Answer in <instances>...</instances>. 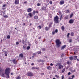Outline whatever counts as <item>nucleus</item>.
<instances>
[{
  "mask_svg": "<svg viewBox=\"0 0 79 79\" xmlns=\"http://www.w3.org/2000/svg\"><path fill=\"white\" fill-rule=\"evenodd\" d=\"M11 71L10 69L9 68H6L5 69V74L6 76V78H9V74Z\"/></svg>",
  "mask_w": 79,
  "mask_h": 79,
  "instance_id": "f257e3e1",
  "label": "nucleus"
},
{
  "mask_svg": "<svg viewBox=\"0 0 79 79\" xmlns=\"http://www.w3.org/2000/svg\"><path fill=\"white\" fill-rule=\"evenodd\" d=\"M56 45L58 48L60 47V45L61 44V42L59 39H57L56 41Z\"/></svg>",
  "mask_w": 79,
  "mask_h": 79,
  "instance_id": "f03ea898",
  "label": "nucleus"
},
{
  "mask_svg": "<svg viewBox=\"0 0 79 79\" xmlns=\"http://www.w3.org/2000/svg\"><path fill=\"white\" fill-rule=\"evenodd\" d=\"M59 18L57 16H56L54 18V21L55 23L57 24L59 23Z\"/></svg>",
  "mask_w": 79,
  "mask_h": 79,
  "instance_id": "7ed1b4c3",
  "label": "nucleus"
},
{
  "mask_svg": "<svg viewBox=\"0 0 79 79\" xmlns=\"http://www.w3.org/2000/svg\"><path fill=\"white\" fill-rule=\"evenodd\" d=\"M27 75L29 77L33 76H34L33 73L30 71H29L27 73Z\"/></svg>",
  "mask_w": 79,
  "mask_h": 79,
  "instance_id": "20e7f679",
  "label": "nucleus"
},
{
  "mask_svg": "<svg viewBox=\"0 0 79 79\" xmlns=\"http://www.w3.org/2000/svg\"><path fill=\"white\" fill-rule=\"evenodd\" d=\"M57 65L59 66V69H61L62 68H63V66L61 65V64L60 63H57Z\"/></svg>",
  "mask_w": 79,
  "mask_h": 79,
  "instance_id": "39448f33",
  "label": "nucleus"
},
{
  "mask_svg": "<svg viewBox=\"0 0 79 79\" xmlns=\"http://www.w3.org/2000/svg\"><path fill=\"white\" fill-rule=\"evenodd\" d=\"M15 5H18L19 3V0H15Z\"/></svg>",
  "mask_w": 79,
  "mask_h": 79,
  "instance_id": "423d86ee",
  "label": "nucleus"
},
{
  "mask_svg": "<svg viewBox=\"0 0 79 79\" xmlns=\"http://www.w3.org/2000/svg\"><path fill=\"white\" fill-rule=\"evenodd\" d=\"M32 11V8H28L27 11V12H28V13H29L30 12H31Z\"/></svg>",
  "mask_w": 79,
  "mask_h": 79,
  "instance_id": "0eeeda50",
  "label": "nucleus"
},
{
  "mask_svg": "<svg viewBox=\"0 0 79 79\" xmlns=\"http://www.w3.org/2000/svg\"><path fill=\"white\" fill-rule=\"evenodd\" d=\"M74 21V20L70 19V20H69V23L71 24V23H73Z\"/></svg>",
  "mask_w": 79,
  "mask_h": 79,
  "instance_id": "6e6552de",
  "label": "nucleus"
},
{
  "mask_svg": "<svg viewBox=\"0 0 79 79\" xmlns=\"http://www.w3.org/2000/svg\"><path fill=\"white\" fill-rule=\"evenodd\" d=\"M16 60L15 59H14L12 61L13 63L15 64H17V61H15Z\"/></svg>",
  "mask_w": 79,
  "mask_h": 79,
  "instance_id": "1a4fd4ad",
  "label": "nucleus"
},
{
  "mask_svg": "<svg viewBox=\"0 0 79 79\" xmlns=\"http://www.w3.org/2000/svg\"><path fill=\"white\" fill-rule=\"evenodd\" d=\"M23 53H21L19 55V57H20L21 58L23 59Z\"/></svg>",
  "mask_w": 79,
  "mask_h": 79,
  "instance_id": "9d476101",
  "label": "nucleus"
},
{
  "mask_svg": "<svg viewBox=\"0 0 79 79\" xmlns=\"http://www.w3.org/2000/svg\"><path fill=\"white\" fill-rule=\"evenodd\" d=\"M47 69L48 70H51L52 69V68L50 66H48L47 67Z\"/></svg>",
  "mask_w": 79,
  "mask_h": 79,
  "instance_id": "9b49d317",
  "label": "nucleus"
},
{
  "mask_svg": "<svg viewBox=\"0 0 79 79\" xmlns=\"http://www.w3.org/2000/svg\"><path fill=\"white\" fill-rule=\"evenodd\" d=\"M64 3V1L62 0L61 1H60V5H63Z\"/></svg>",
  "mask_w": 79,
  "mask_h": 79,
  "instance_id": "f8f14e48",
  "label": "nucleus"
},
{
  "mask_svg": "<svg viewBox=\"0 0 79 79\" xmlns=\"http://www.w3.org/2000/svg\"><path fill=\"white\" fill-rule=\"evenodd\" d=\"M28 15H29L30 18H31V17H32L33 16V14L31 13H29L28 14Z\"/></svg>",
  "mask_w": 79,
  "mask_h": 79,
  "instance_id": "ddd939ff",
  "label": "nucleus"
},
{
  "mask_svg": "<svg viewBox=\"0 0 79 79\" xmlns=\"http://www.w3.org/2000/svg\"><path fill=\"white\" fill-rule=\"evenodd\" d=\"M50 30V28L49 27H45V30L46 31H49Z\"/></svg>",
  "mask_w": 79,
  "mask_h": 79,
  "instance_id": "4468645a",
  "label": "nucleus"
},
{
  "mask_svg": "<svg viewBox=\"0 0 79 79\" xmlns=\"http://www.w3.org/2000/svg\"><path fill=\"white\" fill-rule=\"evenodd\" d=\"M53 23L52 22H50L49 25V27L51 28L52 26V25L53 24Z\"/></svg>",
  "mask_w": 79,
  "mask_h": 79,
  "instance_id": "2eb2a0df",
  "label": "nucleus"
},
{
  "mask_svg": "<svg viewBox=\"0 0 79 79\" xmlns=\"http://www.w3.org/2000/svg\"><path fill=\"white\" fill-rule=\"evenodd\" d=\"M77 58V56H73V60H76Z\"/></svg>",
  "mask_w": 79,
  "mask_h": 79,
  "instance_id": "dca6fc26",
  "label": "nucleus"
},
{
  "mask_svg": "<svg viewBox=\"0 0 79 79\" xmlns=\"http://www.w3.org/2000/svg\"><path fill=\"white\" fill-rule=\"evenodd\" d=\"M66 47V45H64L62 46V48H61V50H62L64 49Z\"/></svg>",
  "mask_w": 79,
  "mask_h": 79,
  "instance_id": "f3484780",
  "label": "nucleus"
},
{
  "mask_svg": "<svg viewBox=\"0 0 79 79\" xmlns=\"http://www.w3.org/2000/svg\"><path fill=\"white\" fill-rule=\"evenodd\" d=\"M36 53H33V56H32L33 58H34V57H36Z\"/></svg>",
  "mask_w": 79,
  "mask_h": 79,
  "instance_id": "a211bd4d",
  "label": "nucleus"
},
{
  "mask_svg": "<svg viewBox=\"0 0 79 79\" xmlns=\"http://www.w3.org/2000/svg\"><path fill=\"white\" fill-rule=\"evenodd\" d=\"M61 29H62V31H64V30H65L64 26H62Z\"/></svg>",
  "mask_w": 79,
  "mask_h": 79,
  "instance_id": "6ab92c4d",
  "label": "nucleus"
},
{
  "mask_svg": "<svg viewBox=\"0 0 79 79\" xmlns=\"http://www.w3.org/2000/svg\"><path fill=\"white\" fill-rule=\"evenodd\" d=\"M74 35V33L73 32H71V33H70V36H73Z\"/></svg>",
  "mask_w": 79,
  "mask_h": 79,
  "instance_id": "aec40b11",
  "label": "nucleus"
},
{
  "mask_svg": "<svg viewBox=\"0 0 79 79\" xmlns=\"http://www.w3.org/2000/svg\"><path fill=\"white\" fill-rule=\"evenodd\" d=\"M73 15L74 13H71L70 15V18H72L73 16Z\"/></svg>",
  "mask_w": 79,
  "mask_h": 79,
  "instance_id": "412c9836",
  "label": "nucleus"
},
{
  "mask_svg": "<svg viewBox=\"0 0 79 79\" xmlns=\"http://www.w3.org/2000/svg\"><path fill=\"white\" fill-rule=\"evenodd\" d=\"M34 18L35 19H38V16L37 15L34 16Z\"/></svg>",
  "mask_w": 79,
  "mask_h": 79,
  "instance_id": "4be33fe9",
  "label": "nucleus"
},
{
  "mask_svg": "<svg viewBox=\"0 0 79 79\" xmlns=\"http://www.w3.org/2000/svg\"><path fill=\"white\" fill-rule=\"evenodd\" d=\"M0 13H1L0 15L1 16H2V13H3V14H4V15L5 13V11H4V12H3V11H1Z\"/></svg>",
  "mask_w": 79,
  "mask_h": 79,
  "instance_id": "5701e85b",
  "label": "nucleus"
},
{
  "mask_svg": "<svg viewBox=\"0 0 79 79\" xmlns=\"http://www.w3.org/2000/svg\"><path fill=\"white\" fill-rule=\"evenodd\" d=\"M21 79V77L20 75H19L16 77V79Z\"/></svg>",
  "mask_w": 79,
  "mask_h": 79,
  "instance_id": "b1692460",
  "label": "nucleus"
},
{
  "mask_svg": "<svg viewBox=\"0 0 79 79\" xmlns=\"http://www.w3.org/2000/svg\"><path fill=\"white\" fill-rule=\"evenodd\" d=\"M69 59L70 60H73V57L72 56H71L69 57Z\"/></svg>",
  "mask_w": 79,
  "mask_h": 79,
  "instance_id": "393cba45",
  "label": "nucleus"
},
{
  "mask_svg": "<svg viewBox=\"0 0 79 79\" xmlns=\"http://www.w3.org/2000/svg\"><path fill=\"white\" fill-rule=\"evenodd\" d=\"M70 35V33H69L67 34V38H69V36Z\"/></svg>",
  "mask_w": 79,
  "mask_h": 79,
  "instance_id": "a878e982",
  "label": "nucleus"
},
{
  "mask_svg": "<svg viewBox=\"0 0 79 79\" xmlns=\"http://www.w3.org/2000/svg\"><path fill=\"white\" fill-rule=\"evenodd\" d=\"M37 53L39 54H41L42 53V52L41 51H39L37 52Z\"/></svg>",
  "mask_w": 79,
  "mask_h": 79,
  "instance_id": "bb28decb",
  "label": "nucleus"
},
{
  "mask_svg": "<svg viewBox=\"0 0 79 79\" xmlns=\"http://www.w3.org/2000/svg\"><path fill=\"white\" fill-rule=\"evenodd\" d=\"M70 13V11L69 9H68L66 10V13Z\"/></svg>",
  "mask_w": 79,
  "mask_h": 79,
  "instance_id": "cd10ccee",
  "label": "nucleus"
},
{
  "mask_svg": "<svg viewBox=\"0 0 79 79\" xmlns=\"http://www.w3.org/2000/svg\"><path fill=\"white\" fill-rule=\"evenodd\" d=\"M4 52L5 53V56H7V52L6 51H5V52Z\"/></svg>",
  "mask_w": 79,
  "mask_h": 79,
  "instance_id": "c85d7f7f",
  "label": "nucleus"
},
{
  "mask_svg": "<svg viewBox=\"0 0 79 79\" xmlns=\"http://www.w3.org/2000/svg\"><path fill=\"white\" fill-rule=\"evenodd\" d=\"M38 27L39 28V29H41L42 28V26L41 25H39Z\"/></svg>",
  "mask_w": 79,
  "mask_h": 79,
  "instance_id": "c756f323",
  "label": "nucleus"
},
{
  "mask_svg": "<svg viewBox=\"0 0 79 79\" xmlns=\"http://www.w3.org/2000/svg\"><path fill=\"white\" fill-rule=\"evenodd\" d=\"M65 70V68H64V69H62V73H64Z\"/></svg>",
  "mask_w": 79,
  "mask_h": 79,
  "instance_id": "7c9ffc66",
  "label": "nucleus"
},
{
  "mask_svg": "<svg viewBox=\"0 0 79 79\" xmlns=\"http://www.w3.org/2000/svg\"><path fill=\"white\" fill-rule=\"evenodd\" d=\"M30 49V47L29 46H27V50H29Z\"/></svg>",
  "mask_w": 79,
  "mask_h": 79,
  "instance_id": "2f4dec72",
  "label": "nucleus"
},
{
  "mask_svg": "<svg viewBox=\"0 0 79 79\" xmlns=\"http://www.w3.org/2000/svg\"><path fill=\"white\" fill-rule=\"evenodd\" d=\"M65 19H68V16L67 15L65 17Z\"/></svg>",
  "mask_w": 79,
  "mask_h": 79,
  "instance_id": "473e14b6",
  "label": "nucleus"
},
{
  "mask_svg": "<svg viewBox=\"0 0 79 79\" xmlns=\"http://www.w3.org/2000/svg\"><path fill=\"white\" fill-rule=\"evenodd\" d=\"M62 15L60 18V21H61V20L62 19Z\"/></svg>",
  "mask_w": 79,
  "mask_h": 79,
  "instance_id": "72a5a7b5",
  "label": "nucleus"
},
{
  "mask_svg": "<svg viewBox=\"0 0 79 79\" xmlns=\"http://www.w3.org/2000/svg\"><path fill=\"white\" fill-rule=\"evenodd\" d=\"M36 13V11H33V15H35V14Z\"/></svg>",
  "mask_w": 79,
  "mask_h": 79,
  "instance_id": "f704fd0d",
  "label": "nucleus"
},
{
  "mask_svg": "<svg viewBox=\"0 0 79 79\" xmlns=\"http://www.w3.org/2000/svg\"><path fill=\"white\" fill-rule=\"evenodd\" d=\"M55 32L56 33H57L58 32V30L57 29H56L55 31Z\"/></svg>",
  "mask_w": 79,
  "mask_h": 79,
  "instance_id": "c9c22d12",
  "label": "nucleus"
},
{
  "mask_svg": "<svg viewBox=\"0 0 79 79\" xmlns=\"http://www.w3.org/2000/svg\"><path fill=\"white\" fill-rule=\"evenodd\" d=\"M74 77H75V75H72V79H73Z\"/></svg>",
  "mask_w": 79,
  "mask_h": 79,
  "instance_id": "e433bc0d",
  "label": "nucleus"
},
{
  "mask_svg": "<svg viewBox=\"0 0 79 79\" xmlns=\"http://www.w3.org/2000/svg\"><path fill=\"white\" fill-rule=\"evenodd\" d=\"M32 70H34L36 69V67H32Z\"/></svg>",
  "mask_w": 79,
  "mask_h": 79,
  "instance_id": "4c0bfd02",
  "label": "nucleus"
},
{
  "mask_svg": "<svg viewBox=\"0 0 79 79\" xmlns=\"http://www.w3.org/2000/svg\"><path fill=\"white\" fill-rule=\"evenodd\" d=\"M7 38L8 39H9L10 38V36L9 35H8L7 36Z\"/></svg>",
  "mask_w": 79,
  "mask_h": 79,
  "instance_id": "58836bf2",
  "label": "nucleus"
},
{
  "mask_svg": "<svg viewBox=\"0 0 79 79\" xmlns=\"http://www.w3.org/2000/svg\"><path fill=\"white\" fill-rule=\"evenodd\" d=\"M41 4H40V3H38L37 4V6H41Z\"/></svg>",
  "mask_w": 79,
  "mask_h": 79,
  "instance_id": "ea45409f",
  "label": "nucleus"
},
{
  "mask_svg": "<svg viewBox=\"0 0 79 79\" xmlns=\"http://www.w3.org/2000/svg\"><path fill=\"white\" fill-rule=\"evenodd\" d=\"M4 18H8V16L7 15H5L4 16Z\"/></svg>",
  "mask_w": 79,
  "mask_h": 79,
  "instance_id": "a19ab883",
  "label": "nucleus"
},
{
  "mask_svg": "<svg viewBox=\"0 0 79 79\" xmlns=\"http://www.w3.org/2000/svg\"><path fill=\"white\" fill-rule=\"evenodd\" d=\"M71 74V73L70 72H69V73H68V75H70V74Z\"/></svg>",
  "mask_w": 79,
  "mask_h": 79,
  "instance_id": "79ce46f5",
  "label": "nucleus"
},
{
  "mask_svg": "<svg viewBox=\"0 0 79 79\" xmlns=\"http://www.w3.org/2000/svg\"><path fill=\"white\" fill-rule=\"evenodd\" d=\"M72 42V39H70V40H69V42L70 43H71V42Z\"/></svg>",
  "mask_w": 79,
  "mask_h": 79,
  "instance_id": "37998d69",
  "label": "nucleus"
},
{
  "mask_svg": "<svg viewBox=\"0 0 79 79\" xmlns=\"http://www.w3.org/2000/svg\"><path fill=\"white\" fill-rule=\"evenodd\" d=\"M59 13L60 14V16L61 15H62V13L61 11H60L59 12Z\"/></svg>",
  "mask_w": 79,
  "mask_h": 79,
  "instance_id": "c03bdc74",
  "label": "nucleus"
},
{
  "mask_svg": "<svg viewBox=\"0 0 79 79\" xmlns=\"http://www.w3.org/2000/svg\"><path fill=\"white\" fill-rule=\"evenodd\" d=\"M64 75H62V79H64Z\"/></svg>",
  "mask_w": 79,
  "mask_h": 79,
  "instance_id": "a18cd8bd",
  "label": "nucleus"
},
{
  "mask_svg": "<svg viewBox=\"0 0 79 79\" xmlns=\"http://www.w3.org/2000/svg\"><path fill=\"white\" fill-rule=\"evenodd\" d=\"M67 64L69 65L70 64L69 62V61L67 62Z\"/></svg>",
  "mask_w": 79,
  "mask_h": 79,
  "instance_id": "49530a36",
  "label": "nucleus"
},
{
  "mask_svg": "<svg viewBox=\"0 0 79 79\" xmlns=\"http://www.w3.org/2000/svg\"><path fill=\"white\" fill-rule=\"evenodd\" d=\"M55 31H53L52 32V35H54L55 34Z\"/></svg>",
  "mask_w": 79,
  "mask_h": 79,
  "instance_id": "de8ad7c7",
  "label": "nucleus"
},
{
  "mask_svg": "<svg viewBox=\"0 0 79 79\" xmlns=\"http://www.w3.org/2000/svg\"><path fill=\"white\" fill-rule=\"evenodd\" d=\"M54 65V64L51 63V64H50V65L51 66H53Z\"/></svg>",
  "mask_w": 79,
  "mask_h": 79,
  "instance_id": "09e8293b",
  "label": "nucleus"
},
{
  "mask_svg": "<svg viewBox=\"0 0 79 79\" xmlns=\"http://www.w3.org/2000/svg\"><path fill=\"white\" fill-rule=\"evenodd\" d=\"M19 42H16V45H19Z\"/></svg>",
  "mask_w": 79,
  "mask_h": 79,
  "instance_id": "8fccbe9b",
  "label": "nucleus"
},
{
  "mask_svg": "<svg viewBox=\"0 0 79 79\" xmlns=\"http://www.w3.org/2000/svg\"><path fill=\"white\" fill-rule=\"evenodd\" d=\"M2 76L4 77H5V76L4 75V73L2 74Z\"/></svg>",
  "mask_w": 79,
  "mask_h": 79,
  "instance_id": "3c124183",
  "label": "nucleus"
},
{
  "mask_svg": "<svg viewBox=\"0 0 79 79\" xmlns=\"http://www.w3.org/2000/svg\"><path fill=\"white\" fill-rule=\"evenodd\" d=\"M50 4H52V1H50Z\"/></svg>",
  "mask_w": 79,
  "mask_h": 79,
  "instance_id": "603ef678",
  "label": "nucleus"
},
{
  "mask_svg": "<svg viewBox=\"0 0 79 79\" xmlns=\"http://www.w3.org/2000/svg\"><path fill=\"white\" fill-rule=\"evenodd\" d=\"M36 69L37 70H39V67H36Z\"/></svg>",
  "mask_w": 79,
  "mask_h": 79,
  "instance_id": "864d4df0",
  "label": "nucleus"
},
{
  "mask_svg": "<svg viewBox=\"0 0 79 79\" xmlns=\"http://www.w3.org/2000/svg\"><path fill=\"white\" fill-rule=\"evenodd\" d=\"M43 51H45V48H43L42 49Z\"/></svg>",
  "mask_w": 79,
  "mask_h": 79,
  "instance_id": "5fc2aeb1",
  "label": "nucleus"
},
{
  "mask_svg": "<svg viewBox=\"0 0 79 79\" xmlns=\"http://www.w3.org/2000/svg\"><path fill=\"white\" fill-rule=\"evenodd\" d=\"M6 6V4H4L3 5V7H5Z\"/></svg>",
  "mask_w": 79,
  "mask_h": 79,
  "instance_id": "6e6d98bb",
  "label": "nucleus"
},
{
  "mask_svg": "<svg viewBox=\"0 0 79 79\" xmlns=\"http://www.w3.org/2000/svg\"><path fill=\"white\" fill-rule=\"evenodd\" d=\"M55 77H59V76H57V75H55Z\"/></svg>",
  "mask_w": 79,
  "mask_h": 79,
  "instance_id": "4d7b16f0",
  "label": "nucleus"
},
{
  "mask_svg": "<svg viewBox=\"0 0 79 79\" xmlns=\"http://www.w3.org/2000/svg\"><path fill=\"white\" fill-rule=\"evenodd\" d=\"M44 73H41V75H44Z\"/></svg>",
  "mask_w": 79,
  "mask_h": 79,
  "instance_id": "13d9d810",
  "label": "nucleus"
},
{
  "mask_svg": "<svg viewBox=\"0 0 79 79\" xmlns=\"http://www.w3.org/2000/svg\"><path fill=\"white\" fill-rule=\"evenodd\" d=\"M38 39H41V37L40 36V37H39L38 38Z\"/></svg>",
  "mask_w": 79,
  "mask_h": 79,
  "instance_id": "bf43d9fd",
  "label": "nucleus"
},
{
  "mask_svg": "<svg viewBox=\"0 0 79 79\" xmlns=\"http://www.w3.org/2000/svg\"><path fill=\"white\" fill-rule=\"evenodd\" d=\"M23 26H25V23H24L23 24Z\"/></svg>",
  "mask_w": 79,
  "mask_h": 79,
  "instance_id": "052dcab7",
  "label": "nucleus"
},
{
  "mask_svg": "<svg viewBox=\"0 0 79 79\" xmlns=\"http://www.w3.org/2000/svg\"><path fill=\"white\" fill-rule=\"evenodd\" d=\"M35 43L36 44H38V42L37 41H35Z\"/></svg>",
  "mask_w": 79,
  "mask_h": 79,
  "instance_id": "680f3d73",
  "label": "nucleus"
},
{
  "mask_svg": "<svg viewBox=\"0 0 79 79\" xmlns=\"http://www.w3.org/2000/svg\"><path fill=\"white\" fill-rule=\"evenodd\" d=\"M24 40H23L22 43H23V44H24Z\"/></svg>",
  "mask_w": 79,
  "mask_h": 79,
  "instance_id": "e2e57ef3",
  "label": "nucleus"
},
{
  "mask_svg": "<svg viewBox=\"0 0 79 79\" xmlns=\"http://www.w3.org/2000/svg\"><path fill=\"white\" fill-rule=\"evenodd\" d=\"M34 65V63H32L31 64V65L33 66Z\"/></svg>",
  "mask_w": 79,
  "mask_h": 79,
  "instance_id": "0e129e2a",
  "label": "nucleus"
},
{
  "mask_svg": "<svg viewBox=\"0 0 79 79\" xmlns=\"http://www.w3.org/2000/svg\"><path fill=\"white\" fill-rule=\"evenodd\" d=\"M27 3V2L26 1H25L24 2V3Z\"/></svg>",
  "mask_w": 79,
  "mask_h": 79,
  "instance_id": "69168bd1",
  "label": "nucleus"
},
{
  "mask_svg": "<svg viewBox=\"0 0 79 79\" xmlns=\"http://www.w3.org/2000/svg\"><path fill=\"white\" fill-rule=\"evenodd\" d=\"M25 47L23 46V49H25Z\"/></svg>",
  "mask_w": 79,
  "mask_h": 79,
  "instance_id": "338daca9",
  "label": "nucleus"
},
{
  "mask_svg": "<svg viewBox=\"0 0 79 79\" xmlns=\"http://www.w3.org/2000/svg\"><path fill=\"white\" fill-rule=\"evenodd\" d=\"M69 79H73L72 78H71V77H69Z\"/></svg>",
  "mask_w": 79,
  "mask_h": 79,
  "instance_id": "774afa93",
  "label": "nucleus"
}]
</instances>
